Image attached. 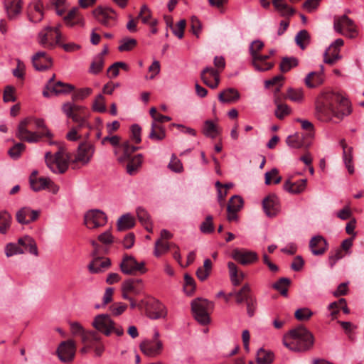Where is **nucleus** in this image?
<instances>
[{"instance_id":"obj_4","label":"nucleus","mask_w":364,"mask_h":364,"mask_svg":"<svg viewBox=\"0 0 364 364\" xmlns=\"http://www.w3.org/2000/svg\"><path fill=\"white\" fill-rule=\"evenodd\" d=\"M45 160L48 167L55 173H63L68 168V156L61 147L54 155L46 152Z\"/></svg>"},{"instance_id":"obj_62","label":"nucleus","mask_w":364,"mask_h":364,"mask_svg":"<svg viewBox=\"0 0 364 364\" xmlns=\"http://www.w3.org/2000/svg\"><path fill=\"white\" fill-rule=\"evenodd\" d=\"M16 60L17 63L16 68L13 70L12 73L16 77L23 79L25 75V64L18 58Z\"/></svg>"},{"instance_id":"obj_29","label":"nucleus","mask_w":364,"mask_h":364,"mask_svg":"<svg viewBox=\"0 0 364 364\" xmlns=\"http://www.w3.org/2000/svg\"><path fill=\"white\" fill-rule=\"evenodd\" d=\"M49 179L46 178H37V171H34L30 176V185L34 191H39L46 188Z\"/></svg>"},{"instance_id":"obj_49","label":"nucleus","mask_w":364,"mask_h":364,"mask_svg":"<svg viewBox=\"0 0 364 364\" xmlns=\"http://www.w3.org/2000/svg\"><path fill=\"white\" fill-rule=\"evenodd\" d=\"M78 8L74 7L64 17V20L68 26H73L81 20L82 18L78 16Z\"/></svg>"},{"instance_id":"obj_52","label":"nucleus","mask_w":364,"mask_h":364,"mask_svg":"<svg viewBox=\"0 0 364 364\" xmlns=\"http://www.w3.org/2000/svg\"><path fill=\"white\" fill-rule=\"evenodd\" d=\"M4 251L7 257L24 253V250L14 242L8 243L5 247Z\"/></svg>"},{"instance_id":"obj_58","label":"nucleus","mask_w":364,"mask_h":364,"mask_svg":"<svg viewBox=\"0 0 364 364\" xmlns=\"http://www.w3.org/2000/svg\"><path fill=\"white\" fill-rule=\"evenodd\" d=\"M122 147L123 149L124 154L118 159L120 162H122L129 158L131 154L138 149V147L131 145L129 141L123 143Z\"/></svg>"},{"instance_id":"obj_47","label":"nucleus","mask_w":364,"mask_h":364,"mask_svg":"<svg viewBox=\"0 0 364 364\" xmlns=\"http://www.w3.org/2000/svg\"><path fill=\"white\" fill-rule=\"evenodd\" d=\"M343 161L345 163V165L349 172V173L352 174L354 172V167L352 164V148L348 147L344 144H343Z\"/></svg>"},{"instance_id":"obj_14","label":"nucleus","mask_w":364,"mask_h":364,"mask_svg":"<svg viewBox=\"0 0 364 364\" xmlns=\"http://www.w3.org/2000/svg\"><path fill=\"white\" fill-rule=\"evenodd\" d=\"M32 63L38 71H44L52 66V59L45 51L37 52L32 56Z\"/></svg>"},{"instance_id":"obj_16","label":"nucleus","mask_w":364,"mask_h":364,"mask_svg":"<svg viewBox=\"0 0 364 364\" xmlns=\"http://www.w3.org/2000/svg\"><path fill=\"white\" fill-rule=\"evenodd\" d=\"M262 206L265 214L270 218L276 216L280 210L279 201L275 195L264 198Z\"/></svg>"},{"instance_id":"obj_59","label":"nucleus","mask_w":364,"mask_h":364,"mask_svg":"<svg viewBox=\"0 0 364 364\" xmlns=\"http://www.w3.org/2000/svg\"><path fill=\"white\" fill-rule=\"evenodd\" d=\"M200 230L205 234H209L214 231L213 217L211 215H208L205 218V221H203L200 226Z\"/></svg>"},{"instance_id":"obj_56","label":"nucleus","mask_w":364,"mask_h":364,"mask_svg":"<svg viewBox=\"0 0 364 364\" xmlns=\"http://www.w3.org/2000/svg\"><path fill=\"white\" fill-rule=\"evenodd\" d=\"M296 122L301 123V128L306 131L307 133L306 134V137L312 138L314 135V124L309 120L302 119L300 118H296L295 119Z\"/></svg>"},{"instance_id":"obj_31","label":"nucleus","mask_w":364,"mask_h":364,"mask_svg":"<svg viewBox=\"0 0 364 364\" xmlns=\"http://www.w3.org/2000/svg\"><path fill=\"white\" fill-rule=\"evenodd\" d=\"M137 18L140 19L143 23L149 24L150 26H155L158 23L156 19L152 18L151 11L146 5L141 6Z\"/></svg>"},{"instance_id":"obj_21","label":"nucleus","mask_w":364,"mask_h":364,"mask_svg":"<svg viewBox=\"0 0 364 364\" xmlns=\"http://www.w3.org/2000/svg\"><path fill=\"white\" fill-rule=\"evenodd\" d=\"M38 211L25 207L17 212L16 220L19 223L28 224L36 220L38 217Z\"/></svg>"},{"instance_id":"obj_3","label":"nucleus","mask_w":364,"mask_h":364,"mask_svg":"<svg viewBox=\"0 0 364 364\" xmlns=\"http://www.w3.org/2000/svg\"><path fill=\"white\" fill-rule=\"evenodd\" d=\"M31 121V119L26 118L19 123L16 132V136L19 139L25 140L30 143H35L38 142L40 140V139L44 136L48 137L52 136V134L50 132L48 129H47L45 122L42 119H35L34 123L37 128H42L46 129L45 132L38 134L37 132H33L29 131L27 129V127L30 124Z\"/></svg>"},{"instance_id":"obj_36","label":"nucleus","mask_w":364,"mask_h":364,"mask_svg":"<svg viewBox=\"0 0 364 364\" xmlns=\"http://www.w3.org/2000/svg\"><path fill=\"white\" fill-rule=\"evenodd\" d=\"M304 136L299 133H295L287 138L286 143L291 148L300 149L304 146Z\"/></svg>"},{"instance_id":"obj_18","label":"nucleus","mask_w":364,"mask_h":364,"mask_svg":"<svg viewBox=\"0 0 364 364\" xmlns=\"http://www.w3.org/2000/svg\"><path fill=\"white\" fill-rule=\"evenodd\" d=\"M333 27L335 31L341 34L343 33L344 29L350 33L356 32L353 21L349 18L346 15H343L336 19L334 21Z\"/></svg>"},{"instance_id":"obj_10","label":"nucleus","mask_w":364,"mask_h":364,"mask_svg":"<svg viewBox=\"0 0 364 364\" xmlns=\"http://www.w3.org/2000/svg\"><path fill=\"white\" fill-rule=\"evenodd\" d=\"M84 221L87 228L94 229L104 226L107 222V218L103 211L98 209H92L85 213Z\"/></svg>"},{"instance_id":"obj_6","label":"nucleus","mask_w":364,"mask_h":364,"mask_svg":"<svg viewBox=\"0 0 364 364\" xmlns=\"http://www.w3.org/2000/svg\"><path fill=\"white\" fill-rule=\"evenodd\" d=\"M61 34L58 28L46 27L38 33V42L43 47L53 49L60 45Z\"/></svg>"},{"instance_id":"obj_61","label":"nucleus","mask_w":364,"mask_h":364,"mask_svg":"<svg viewBox=\"0 0 364 364\" xmlns=\"http://www.w3.org/2000/svg\"><path fill=\"white\" fill-rule=\"evenodd\" d=\"M104 100V97L101 94H99L96 97L92 105V109L94 111L98 112H105L106 111V107L105 105Z\"/></svg>"},{"instance_id":"obj_64","label":"nucleus","mask_w":364,"mask_h":364,"mask_svg":"<svg viewBox=\"0 0 364 364\" xmlns=\"http://www.w3.org/2000/svg\"><path fill=\"white\" fill-rule=\"evenodd\" d=\"M24 149L25 146L23 144L17 143L9 150L8 153L12 159H16L20 156Z\"/></svg>"},{"instance_id":"obj_37","label":"nucleus","mask_w":364,"mask_h":364,"mask_svg":"<svg viewBox=\"0 0 364 364\" xmlns=\"http://www.w3.org/2000/svg\"><path fill=\"white\" fill-rule=\"evenodd\" d=\"M136 215L140 223L145 227L147 231L151 232L152 229L150 223V216L147 211L139 207L136 208Z\"/></svg>"},{"instance_id":"obj_30","label":"nucleus","mask_w":364,"mask_h":364,"mask_svg":"<svg viewBox=\"0 0 364 364\" xmlns=\"http://www.w3.org/2000/svg\"><path fill=\"white\" fill-rule=\"evenodd\" d=\"M135 225L134 217L126 213L122 215L117 220V227L119 231H123L133 228Z\"/></svg>"},{"instance_id":"obj_8","label":"nucleus","mask_w":364,"mask_h":364,"mask_svg":"<svg viewBox=\"0 0 364 364\" xmlns=\"http://www.w3.org/2000/svg\"><path fill=\"white\" fill-rule=\"evenodd\" d=\"M121 271L125 274H135L136 272L144 274L146 272L145 262H138L134 257L126 255L123 257L120 264Z\"/></svg>"},{"instance_id":"obj_20","label":"nucleus","mask_w":364,"mask_h":364,"mask_svg":"<svg viewBox=\"0 0 364 364\" xmlns=\"http://www.w3.org/2000/svg\"><path fill=\"white\" fill-rule=\"evenodd\" d=\"M4 5L10 20L15 19L21 13V0H4Z\"/></svg>"},{"instance_id":"obj_35","label":"nucleus","mask_w":364,"mask_h":364,"mask_svg":"<svg viewBox=\"0 0 364 364\" xmlns=\"http://www.w3.org/2000/svg\"><path fill=\"white\" fill-rule=\"evenodd\" d=\"M274 103L276 105L274 114L278 119H282L285 116L289 115L291 112L290 107L287 104L281 102L279 99H275Z\"/></svg>"},{"instance_id":"obj_7","label":"nucleus","mask_w":364,"mask_h":364,"mask_svg":"<svg viewBox=\"0 0 364 364\" xmlns=\"http://www.w3.org/2000/svg\"><path fill=\"white\" fill-rule=\"evenodd\" d=\"M92 15L100 24L105 26L112 27L115 24L117 14L109 7L97 6L92 11Z\"/></svg>"},{"instance_id":"obj_42","label":"nucleus","mask_w":364,"mask_h":364,"mask_svg":"<svg viewBox=\"0 0 364 364\" xmlns=\"http://www.w3.org/2000/svg\"><path fill=\"white\" fill-rule=\"evenodd\" d=\"M286 98L296 103H301L304 100V92L302 89L289 88L287 92Z\"/></svg>"},{"instance_id":"obj_55","label":"nucleus","mask_w":364,"mask_h":364,"mask_svg":"<svg viewBox=\"0 0 364 364\" xmlns=\"http://www.w3.org/2000/svg\"><path fill=\"white\" fill-rule=\"evenodd\" d=\"M196 289V283L194 279L189 274L184 275V287L183 289L186 294L191 295Z\"/></svg>"},{"instance_id":"obj_2","label":"nucleus","mask_w":364,"mask_h":364,"mask_svg":"<svg viewBox=\"0 0 364 364\" xmlns=\"http://www.w3.org/2000/svg\"><path fill=\"white\" fill-rule=\"evenodd\" d=\"M314 343L313 335L303 326L291 329L284 338L283 344L295 352L306 351Z\"/></svg>"},{"instance_id":"obj_51","label":"nucleus","mask_w":364,"mask_h":364,"mask_svg":"<svg viewBox=\"0 0 364 364\" xmlns=\"http://www.w3.org/2000/svg\"><path fill=\"white\" fill-rule=\"evenodd\" d=\"M243 205V200L239 196H233L229 200L227 211H236L238 212Z\"/></svg>"},{"instance_id":"obj_12","label":"nucleus","mask_w":364,"mask_h":364,"mask_svg":"<svg viewBox=\"0 0 364 364\" xmlns=\"http://www.w3.org/2000/svg\"><path fill=\"white\" fill-rule=\"evenodd\" d=\"M200 78L210 88L215 89L220 83V71L212 67H206L201 71Z\"/></svg>"},{"instance_id":"obj_26","label":"nucleus","mask_w":364,"mask_h":364,"mask_svg":"<svg viewBox=\"0 0 364 364\" xmlns=\"http://www.w3.org/2000/svg\"><path fill=\"white\" fill-rule=\"evenodd\" d=\"M122 291H130L136 295L141 293L143 285L142 280L137 279H127L122 284Z\"/></svg>"},{"instance_id":"obj_32","label":"nucleus","mask_w":364,"mask_h":364,"mask_svg":"<svg viewBox=\"0 0 364 364\" xmlns=\"http://www.w3.org/2000/svg\"><path fill=\"white\" fill-rule=\"evenodd\" d=\"M213 268V263L210 259H205L204 260L203 266L200 267L196 270V276L198 279L203 282L208 279Z\"/></svg>"},{"instance_id":"obj_60","label":"nucleus","mask_w":364,"mask_h":364,"mask_svg":"<svg viewBox=\"0 0 364 364\" xmlns=\"http://www.w3.org/2000/svg\"><path fill=\"white\" fill-rule=\"evenodd\" d=\"M264 48V43L259 40L252 41L250 46L249 51L252 57V60L256 57L259 51Z\"/></svg>"},{"instance_id":"obj_27","label":"nucleus","mask_w":364,"mask_h":364,"mask_svg":"<svg viewBox=\"0 0 364 364\" xmlns=\"http://www.w3.org/2000/svg\"><path fill=\"white\" fill-rule=\"evenodd\" d=\"M111 265L109 259L105 258L101 259L100 258L94 259L88 265V269L91 273H99Z\"/></svg>"},{"instance_id":"obj_44","label":"nucleus","mask_w":364,"mask_h":364,"mask_svg":"<svg viewBox=\"0 0 364 364\" xmlns=\"http://www.w3.org/2000/svg\"><path fill=\"white\" fill-rule=\"evenodd\" d=\"M104 58H102L101 55L95 56L90 64L89 72L94 75L100 73L104 67Z\"/></svg>"},{"instance_id":"obj_17","label":"nucleus","mask_w":364,"mask_h":364,"mask_svg":"<svg viewBox=\"0 0 364 364\" xmlns=\"http://www.w3.org/2000/svg\"><path fill=\"white\" fill-rule=\"evenodd\" d=\"M232 258L243 265L256 262L258 259L255 252L245 250L235 249L232 252Z\"/></svg>"},{"instance_id":"obj_19","label":"nucleus","mask_w":364,"mask_h":364,"mask_svg":"<svg viewBox=\"0 0 364 364\" xmlns=\"http://www.w3.org/2000/svg\"><path fill=\"white\" fill-rule=\"evenodd\" d=\"M309 248L314 255H322L328 249V243L322 236H314L309 242Z\"/></svg>"},{"instance_id":"obj_34","label":"nucleus","mask_w":364,"mask_h":364,"mask_svg":"<svg viewBox=\"0 0 364 364\" xmlns=\"http://www.w3.org/2000/svg\"><path fill=\"white\" fill-rule=\"evenodd\" d=\"M75 87L71 84L65 83L61 81H57L52 87L50 92L54 93L55 95L60 94H68L74 90Z\"/></svg>"},{"instance_id":"obj_63","label":"nucleus","mask_w":364,"mask_h":364,"mask_svg":"<svg viewBox=\"0 0 364 364\" xmlns=\"http://www.w3.org/2000/svg\"><path fill=\"white\" fill-rule=\"evenodd\" d=\"M313 313L308 308L299 309L295 311L294 316L297 320L305 321L308 320Z\"/></svg>"},{"instance_id":"obj_41","label":"nucleus","mask_w":364,"mask_h":364,"mask_svg":"<svg viewBox=\"0 0 364 364\" xmlns=\"http://www.w3.org/2000/svg\"><path fill=\"white\" fill-rule=\"evenodd\" d=\"M291 281L289 279L286 277L280 278L277 282H275L272 287L280 292L284 296L288 295V287L289 286Z\"/></svg>"},{"instance_id":"obj_45","label":"nucleus","mask_w":364,"mask_h":364,"mask_svg":"<svg viewBox=\"0 0 364 364\" xmlns=\"http://www.w3.org/2000/svg\"><path fill=\"white\" fill-rule=\"evenodd\" d=\"M11 216L6 211L0 212V233L6 234L10 228Z\"/></svg>"},{"instance_id":"obj_22","label":"nucleus","mask_w":364,"mask_h":364,"mask_svg":"<svg viewBox=\"0 0 364 364\" xmlns=\"http://www.w3.org/2000/svg\"><path fill=\"white\" fill-rule=\"evenodd\" d=\"M240 97L239 92L232 87H228L218 94V100L223 104H231L237 102Z\"/></svg>"},{"instance_id":"obj_23","label":"nucleus","mask_w":364,"mask_h":364,"mask_svg":"<svg viewBox=\"0 0 364 364\" xmlns=\"http://www.w3.org/2000/svg\"><path fill=\"white\" fill-rule=\"evenodd\" d=\"M43 4L41 1H35L29 6L28 18L31 22L38 23L43 19Z\"/></svg>"},{"instance_id":"obj_40","label":"nucleus","mask_w":364,"mask_h":364,"mask_svg":"<svg viewBox=\"0 0 364 364\" xmlns=\"http://www.w3.org/2000/svg\"><path fill=\"white\" fill-rule=\"evenodd\" d=\"M274 360V354L260 348L257 353V362L258 364H271Z\"/></svg>"},{"instance_id":"obj_5","label":"nucleus","mask_w":364,"mask_h":364,"mask_svg":"<svg viewBox=\"0 0 364 364\" xmlns=\"http://www.w3.org/2000/svg\"><path fill=\"white\" fill-rule=\"evenodd\" d=\"M213 307V304L204 299H196L191 303V309L196 319L201 324L205 325L210 322L208 310Z\"/></svg>"},{"instance_id":"obj_13","label":"nucleus","mask_w":364,"mask_h":364,"mask_svg":"<svg viewBox=\"0 0 364 364\" xmlns=\"http://www.w3.org/2000/svg\"><path fill=\"white\" fill-rule=\"evenodd\" d=\"M92 325L106 336L110 335L114 329V321L107 314H100L95 316Z\"/></svg>"},{"instance_id":"obj_15","label":"nucleus","mask_w":364,"mask_h":364,"mask_svg":"<svg viewBox=\"0 0 364 364\" xmlns=\"http://www.w3.org/2000/svg\"><path fill=\"white\" fill-rule=\"evenodd\" d=\"M95 152V147L90 143H81L77 149L75 161L87 164L91 160Z\"/></svg>"},{"instance_id":"obj_46","label":"nucleus","mask_w":364,"mask_h":364,"mask_svg":"<svg viewBox=\"0 0 364 364\" xmlns=\"http://www.w3.org/2000/svg\"><path fill=\"white\" fill-rule=\"evenodd\" d=\"M272 4L283 16H290L294 13L292 8L289 6L284 0H272Z\"/></svg>"},{"instance_id":"obj_24","label":"nucleus","mask_w":364,"mask_h":364,"mask_svg":"<svg viewBox=\"0 0 364 364\" xmlns=\"http://www.w3.org/2000/svg\"><path fill=\"white\" fill-rule=\"evenodd\" d=\"M269 58L268 55L258 54L252 60V64L255 68L260 72L267 71L270 70L274 64L272 63L266 62Z\"/></svg>"},{"instance_id":"obj_38","label":"nucleus","mask_w":364,"mask_h":364,"mask_svg":"<svg viewBox=\"0 0 364 364\" xmlns=\"http://www.w3.org/2000/svg\"><path fill=\"white\" fill-rule=\"evenodd\" d=\"M203 133L205 136L214 139L219 133L217 125L211 120H206L204 122Z\"/></svg>"},{"instance_id":"obj_54","label":"nucleus","mask_w":364,"mask_h":364,"mask_svg":"<svg viewBox=\"0 0 364 364\" xmlns=\"http://www.w3.org/2000/svg\"><path fill=\"white\" fill-rule=\"evenodd\" d=\"M228 267L229 269L230 280L232 284L234 286L239 285L240 283V279L238 277V271L236 264L232 262H229L228 263Z\"/></svg>"},{"instance_id":"obj_43","label":"nucleus","mask_w":364,"mask_h":364,"mask_svg":"<svg viewBox=\"0 0 364 364\" xmlns=\"http://www.w3.org/2000/svg\"><path fill=\"white\" fill-rule=\"evenodd\" d=\"M296 43L304 50L310 43V35L306 30L300 31L295 36Z\"/></svg>"},{"instance_id":"obj_50","label":"nucleus","mask_w":364,"mask_h":364,"mask_svg":"<svg viewBox=\"0 0 364 364\" xmlns=\"http://www.w3.org/2000/svg\"><path fill=\"white\" fill-rule=\"evenodd\" d=\"M298 65V60L294 57H285L282 58L280 63V70L282 73H287L292 68L296 67Z\"/></svg>"},{"instance_id":"obj_9","label":"nucleus","mask_w":364,"mask_h":364,"mask_svg":"<svg viewBox=\"0 0 364 364\" xmlns=\"http://www.w3.org/2000/svg\"><path fill=\"white\" fill-rule=\"evenodd\" d=\"M159 333L155 330L152 340H147L140 344V349L147 356L154 357L159 355L163 348V343L159 340Z\"/></svg>"},{"instance_id":"obj_57","label":"nucleus","mask_w":364,"mask_h":364,"mask_svg":"<svg viewBox=\"0 0 364 364\" xmlns=\"http://www.w3.org/2000/svg\"><path fill=\"white\" fill-rule=\"evenodd\" d=\"M136 45V41L134 38H124L120 41V45L118 47L119 51H129L133 49Z\"/></svg>"},{"instance_id":"obj_33","label":"nucleus","mask_w":364,"mask_h":364,"mask_svg":"<svg viewBox=\"0 0 364 364\" xmlns=\"http://www.w3.org/2000/svg\"><path fill=\"white\" fill-rule=\"evenodd\" d=\"M166 136L164 128L155 122L151 123V131L149 134V139L155 141H161Z\"/></svg>"},{"instance_id":"obj_39","label":"nucleus","mask_w":364,"mask_h":364,"mask_svg":"<svg viewBox=\"0 0 364 364\" xmlns=\"http://www.w3.org/2000/svg\"><path fill=\"white\" fill-rule=\"evenodd\" d=\"M172 246L175 247L176 245L173 243L169 244L167 242L159 239L155 242L154 254L156 257H159L161 255L167 252Z\"/></svg>"},{"instance_id":"obj_11","label":"nucleus","mask_w":364,"mask_h":364,"mask_svg":"<svg viewBox=\"0 0 364 364\" xmlns=\"http://www.w3.org/2000/svg\"><path fill=\"white\" fill-rule=\"evenodd\" d=\"M75 350L76 346L74 341L68 340L63 341L57 350L58 358L63 362H70L75 356Z\"/></svg>"},{"instance_id":"obj_48","label":"nucleus","mask_w":364,"mask_h":364,"mask_svg":"<svg viewBox=\"0 0 364 364\" xmlns=\"http://www.w3.org/2000/svg\"><path fill=\"white\" fill-rule=\"evenodd\" d=\"M82 342L87 344L90 349H93L97 343L100 342V337L95 332H88L87 335L83 336Z\"/></svg>"},{"instance_id":"obj_53","label":"nucleus","mask_w":364,"mask_h":364,"mask_svg":"<svg viewBox=\"0 0 364 364\" xmlns=\"http://www.w3.org/2000/svg\"><path fill=\"white\" fill-rule=\"evenodd\" d=\"M141 155L138 154L134 157L127 165V171L129 175H133L136 173L139 167L141 164Z\"/></svg>"},{"instance_id":"obj_28","label":"nucleus","mask_w":364,"mask_h":364,"mask_svg":"<svg viewBox=\"0 0 364 364\" xmlns=\"http://www.w3.org/2000/svg\"><path fill=\"white\" fill-rule=\"evenodd\" d=\"M306 186V179H300L294 183L287 181L284 184L285 191L290 193L298 194L303 192Z\"/></svg>"},{"instance_id":"obj_25","label":"nucleus","mask_w":364,"mask_h":364,"mask_svg":"<svg viewBox=\"0 0 364 364\" xmlns=\"http://www.w3.org/2000/svg\"><path fill=\"white\" fill-rule=\"evenodd\" d=\"M323 65H321L319 72H311L305 77L304 82L307 87L314 88L321 85L323 81Z\"/></svg>"},{"instance_id":"obj_1","label":"nucleus","mask_w":364,"mask_h":364,"mask_svg":"<svg viewBox=\"0 0 364 364\" xmlns=\"http://www.w3.org/2000/svg\"><path fill=\"white\" fill-rule=\"evenodd\" d=\"M316 109L321 119L323 121L330 120L333 116L343 118L351 112L349 101L333 92H323L318 97Z\"/></svg>"}]
</instances>
